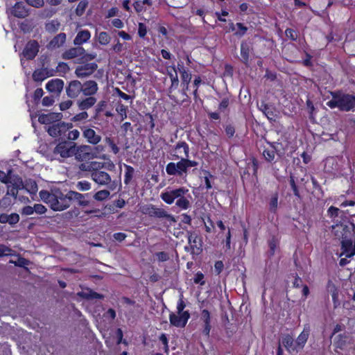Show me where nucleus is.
<instances>
[{
	"label": "nucleus",
	"mask_w": 355,
	"mask_h": 355,
	"mask_svg": "<svg viewBox=\"0 0 355 355\" xmlns=\"http://www.w3.org/2000/svg\"><path fill=\"white\" fill-rule=\"evenodd\" d=\"M71 205L83 209L87 215L98 214L101 210L98 208L94 200H92V193H81L77 191L69 190Z\"/></svg>",
	"instance_id": "423d86ee"
},
{
	"label": "nucleus",
	"mask_w": 355,
	"mask_h": 355,
	"mask_svg": "<svg viewBox=\"0 0 355 355\" xmlns=\"http://www.w3.org/2000/svg\"><path fill=\"white\" fill-rule=\"evenodd\" d=\"M187 234L189 245L184 247V250L193 254H200L202 252V237L191 231H188Z\"/></svg>",
	"instance_id": "9d476101"
},
{
	"label": "nucleus",
	"mask_w": 355,
	"mask_h": 355,
	"mask_svg": "<svg viewBox=\"0 0 355 355\" xmlns=\"http://www.w3.org/2000/svg\"><path fill=\"white\" fill-rule=\"evenodd\" d=\"M340 212V210L338 208H337L334 206H331L327 209V216L329 218L334 219L338 216Z\"/></svg>",
	"instance_id": "6e6d98bb"
},
{
	"label": "nucleus",
	"mask_w": 355,
	"mask_h": 355,
	"mask_svg": "<svg viewBox=\"0 0 355 355\" xmlns=\"http://www.w3.org/2000/svg\"><path fill=\"white\" fill-rule=\"evenodd\" d=\"M39 196L44 202L48 204L50 208L55 211L67 209L71 205L69 191L64 194L58 188L51 189L50 191L42 190Z\"/></svg>",
	"instance_id": "f03ea898"
},
{
	"label": "nucleus",
	"mask_w": 355,
	"mask_h": 355,
	"mask_svg": "<svg viewBox=\"0 0 355 355\" xmlns=\"http://www.w3.org/2000/svg\"><path fill=\"white\" fill-rule=\"evenodd\" d=\"M113 168H114V164L112 162L105 163L97 161L81 164L80 166L82 171L89 172L92 180L101 186H107L111 183V176L105 169L112 170Z\"/></svg>",
	"instance_id": "f257e3e1"
},
{
	"label": "nucleus",
	"mask_w": 355,
	"mask_h": 355,
	"mask_svg": "<svg viewBox=\"0 0 355 355\" xmlns=\"http://www.w3.org/2000/svg\"><path fill=\"white\" fill-rule=\"evenodd\" d=\"M147 34V27L146 24L142 22L139 23L138 25V35L140 37L144 38Z\"/></svg>",
	"instance_id": "680f3d73"
},
{
	"label": "nucleus",
	"mask_w": 355,
	"mask_h": 355,
	"mask_svg": "<svg viewBox=\"0 0 355 355\" xmlns=\"http://www.w3.org/2000/svg\"><path fill=\"white\" fill-rule=\"evenodd\" d=\"M326 289H327V291L329 293H330L331 295L334 308H337L340 305V301L338 299V296H339L338 288L335 285V284L331 279H329L327 283Z\"/></svg>",
	"instance_id": "b1692460"
},
{
	"label": "nucleus",
	"mask_w": 355,
	"mask_h": 355,
	"mask_svg": "<svg viewBox=\"0 0 355 355\" xmlns=\"http://www.w3.org/2000/svg\"><path fill=\"white\" fill-rule=\"evenodd\" d=\"M82 83L77 80H71L66 87L67 95L71 98H75L82 93Z\"/></svg>",
	"instance_id": "aec40b11"
},
{
	"label": "nucleus",
	"mask_w": 355,
	"mask_h": 355,
	"mask_svg": "<svg viewBox=\"0 0 355 355\" xmlns=\"http://www.w3.org/2000/svg\"><path fill=\"white\" fill-rule=\"evenodd\" d=\"M79 295L86 300L103 299L104 297L102 294L98 293L91 289L79 293Z\"/></svg>",
	"instance_id": "79ce46f5"
},
{
	"label": "nucleus",
	"mask_w": 355,
	"mask_h": 355,
	"mask_svg": "<svg viewBox=\"0 0 355 355\" xmlns=\"http://www.w3.org/2000/svg\"><path fill=\"white\" fill-rule=\"evenodd\" d=\"M82 93L84 96L94 95L98 91V85L94 80H87L82 84Z\"/></svg>",
	"instance_id": "c85d7f7f"
},
{
	"label": "nucleus",
	"mask_w": 355,
	"mask_h": 355,
	"mask_svg": "<svg viewBox=\"0 0 355 355\" xmlns=\"http://www.w3.org/2000/svg\"><path fill=\"white\" fill-rule=\"evenodd\" d=\"M96 62L85 63L79 65L75 70V73L78 78H85L92 75L97 69Z\"/></svg>",
	"instance_id": "dca6fc26"
},
{
	"label": "nucleus",
	"mask_w": 355,
	"mask_h": 355,
	"mask_svg": "<svg viewBox=\"0 0 355 355\" xmlns=\"http://www.w3.org/2000/svg\"><path fill=\"white\" fill-rule=\"evenodd\" d=\"M166 172L168 175L182 177L187 174L188 169L184 157L177 163L169 162L166 166Z\"/></svg>",
	"instance_id": "9b49d317"
},
{
	"label": "nucleus",
	"mask_w": 355,
	"mask_h": 355,
	"mask_svg": "<svg viewBox=\"0 0 355 355\" xmlns=\"http://www.w3.org/2000/svg\"><path fill=\"white\" fill-rule=\"evenodd\" d=\"M73 156L79 161L89 159L90 158L89 147L87 146H77L76 144L75 154Z\"/></svg>",
	"instance_id": "2f4dec72"
},
{
	"label": "nucleus",
	"mask_w": 355,
	"mask_h": 355,
	"mask_svg": "<svg viewBox=\"0 0 355 355\" xmlns=\"http://www.w3.org/2000/svg\"><path fill=\"white\" fill-rule=\"evenodd\" d=\"M10 183H11V184L8 185L6 195L8 196H12L14 199H16L22 182L20 181L19 184H17V182L12 183L11 182Z\"/></svg>",
	"instance_id": "ea45409f"
},
{
	"label": "nucleus",
	"mask_w": 355,
	"mask_h": 355,
	"mask_svg": "<svg viewBox=\"0 0 355 355\" xmlns=\"http://www.w3.org/2000/svg\"><path fill=\"white\" fill-rule=\"evenodd\" d=\"M191 73L189 71H183L182 73H180V78L182 80V90H183V95L188 97V95L187 94V91L189 89V83L191 80Z\"/></svg>",
	"instance_id": "c9c22d12"
},
{
	"label": "nucleus",
	"mask_w": 355,
	"mask_h": 355,
	"mask_svg": "<svg viewBox=\"0 0 355 355\" xmlns=\"http://www.w3.org/2000/svg\"><path fill=\"white\" fill-rule=\"evenodd\" d=\"M189 191V189L184 187L170 190L168 188L167 190L161 193L160 198L167 205H172L176 200L177 207L182 210H186L191 207V202L186 197V195H188L189 198H191Z\"/></svg>",
	"instance_id": "7ed1b4c3"
},
{
	"label": "nucleus",
	"mask_w": 355,
	"mask_h": 355,
	"mask_svg": "<svg viewBox=\"0 0 355 355\" xmlns=\"http://www.w3.org/2000/svg\"><path fill=\"white\" fill-rule=\"evenodd\" d=\"M204 275L201 272H198L196 273L193 277V282L195 284H200L201 286H204L205 284V281L204 280Z\"/></svg>",
	"instance_id": "13d9d810"
},
{
	"label": "nucleus",
	"mask_w": 355,
	"mask_h": 355,
	"mask_svg": "<svg viewBox=\"0 0 355 355\" xmlns=\"http://www.w3.org/2000/svg\"><path fill=\"white\" fill-rule=\"evenodd\" d=\"M91 37V33L88 30H82L79 31L73 40V44L76 46H80L87 42Z\"/></svg>",
	"instance_id": "f704fd0d"
},
{
	"label": "nucleus",
	"mask_w": 355,
	"mask_h": 355,
	"mask_svg": "<svg viewBox=\"0 0 355 355\" xmlns=\"http://www.w3.org/2000/svg\"><path fill=\"white\" fill-rule=\"evenodd\" d=\"M64 85V81L62 79H51L46 84V89L48 92L58 95L62 91Z\"/></svg>",
	"instance_id": "4be33fe9"
},
{
	"label": "nucleus",
	"mask_w": 355,
	"mask_h": 355,
	"mask_svg": "<svg viewBox=\"0 0 355 355\" xmlns=\"http://www.w3.org/2000/svg\"><path fill=\"white\" fill-rule=\"evenodd\" d=\"M155 256L159 261L164 262L169 259V255L166 252H158L155 254Z\"/></svg>",
	"instance_id": "052dcab7"
},
{
	"label": "nucleus",
	"mask_w": 355,
	"mask_h": 355,
	"mask_svg": "<svg viewBox=\"0 0 355 355\" xmlns=\"http://www.w3.org/2000/svg\"><path fill=\"white\" fill-rule=\"evenodd\" d=\"M11 14L17 17L23 19L28 15V10L26 8L23 2H17L11 10Z\"/></svg>",
	"instance_id": "cd10ccee"
},
{
	"label": "nucleus",
	"mask_w": 355,
	"mask_h": 355,
	"mask_svg": "<svg viewBox=\"0 0 355 355\" xmlns=\"http://www.w3.org/2000/svg\"><path fill=\"white\" fill-rule=\"evenodd\" d=\"M67 40V35L64 33H60L54 36L48 43L47 48L49 49H55L62 46Z\"/></svg>",
	"instance_id": "bb28decb"
},
{
	"label": "nucleus",
	"mask_w": 355,
	"mask_h": 355,
	"mask_svg": "<svg viewBox=\"0 0 355 355\" xmlns=\"http://www.w3.org/2000/svg\"><path fill=\"white\" fill-rule=\"evenodd\" d=\"M278 244L277 239L273 236L271 239L268 241V246H269V252L270 256H273L275 253Z\"/></svg>",
	"instance_id": "5fc2aeb1"
},
{
	"label": "nucleus",
	"mask_w": 355,
	"mask_h": 355,
	"mask_svg": "<svg viewBox=\"0 0 355 355\" xmlns=\"http://www.w3.org/2000/svg\"><path fill=\"white\" fill-rule=\"evenodd\" d=\"M174 152L173 157L175 159H181L182 157H189V146L184 141H178L176 145L174 146Z\"/></svg>",
	"instance_id": "a211bd4d"
},
{
	"label": "nucleus",
	"mask_w": 355,
	"mask_h": 355,
	"mask_svg": "<svg viewBox=\"0 0 355 355\" xmlns=\"http://www.w3.org/2000/svg\"><path fill=\"white\" fill-rule=\"evenodd\" d=\"M167 70V74L169 76L171 85V89H177L179 85V79L178 76V72L176 67L173 64L171 66H169L166 68Z\"/></svg>",
	"instance_id": "473e14b6"
},
{
	"label": "nucleus",
	"mask_w": 355,
	"mask_h": 355,
	"mask_svg": "<svg viewBox=\"0 0 355 355\" xmlns=\"http://www.w3.org/2000/svg\"><path fill=\"white\" fill-rule=\"evenodd\" d=\"M289 184L291 185V189L293 191L294 196H296L297 198L301 199V196L298 189V187L296 184L294 176H290Z\"/></svg>",
	"instance_id": "603ef678"
},
{
	"label": "nucleus",
	"mask_w": 355,
	"mask_h": 355,
	"mask_svg": "<svg viewBox=\"0 0 355 355\" xmlns=\"http://www.w3.org/2000/svg\"><path fill=\"white\" fill-rule=\"evenodd\" d=\"M88 5H89L88 0H81L78 3V4L75 10V12H76V15L78 17H81L85 13V10L87 8Z\"/></svg>",
	"instance_id": "a18cd8bd"
},
{
	"label": "nucleus",
	"mask_w": 355,
	"mask_h": 355,
	"mask_svg": "<svg viewBox=\"0 0 355 355\" xmlns=\"http://www.w3.org/2000/svg\"><path fill=\"white\" fill-rule=\"evenodd\" d=\"M225 132L228 138H232L235 134V128L232 124H228L225 127Z\"/></svg>",
	"instance_id": "0e129e2a"
},
{
	"label": "nucleus",
	"mask_w": 355,
	"mask_h": 355,
	"mask_svg": "<svg viewBox=\"0 0 355 355\" xmlns=\"http://www.w3.org/2000/svg\"><path fill=\"white\" fill-rule=\"evenodd\" d=\"M75 189L80 191H87L91 189L92 184L87 180H81L74 184Z\"/></svg>",
	"instance_id": "c03bdc74"
},
{
	"label": "nucleus",
	"mask_w": 355,
	"mask_h": 355,
	"mask_svg": "<svg viewBox=\"0 0 355 355\" xmlns=\"http://www.w3.org/2000/svg\"><path fill=\"white\" fill-rule=\"evenodd\" d=\"M253 51L252 43L243 40L241 43V62L249 66L250 54Z\"/></svg>",
	"instance_id": "f3484780"
},
{
	"label": "nucleus",
	"mask_w": 355,
	"mask_h": 355,
	"mask_svg": "<svg viewBox=\"0 0 355 355\" xmlns=\"http://www.w3.org/2000/svg\"><path fill=\"white\" fill-rule=\"evenodd\" d=\"M81 130L83 131L84 138L88 143L96 145L101 141V135H98L94 129L83 126L81 128Z\"/></svg>",
	"instance_id": "6ab92c4d"
},
{
	"label": "nucleus",
	"mask_w": 355,
	"mask_h": 355,
	"mask_svg": "<svg viewBox=\"0 0 355 355\" xmlns=\"http://www.w3.org/2000/svg\"><path fill=\"white\" fill-rule=\"evenodd\" d=\"M278 198H279V193L277 191L272 193L270 198L268 209H269L270 211L273 214H275L277 210Z\"/></svg>",
	"instance_id": "37998d69"
},
{
	"label": "nucleus",
	"mask_w": 355,
	"mask_h": 355,
	"mask_svg": "<svg viewBox=\"0 0 355 355\" xmlns=\"http://www.w3.org/2000/svg\"><path fill=\"white\" fill-rule=\"evenodd\" d=\"M141 212L150 218L159 219L165 218L169 221H175L174 216L168 214L164 209L157 207L153 204H148L143 206Z\"/></svg>",
	"instance_id": "1a4fd4ad"
},
{
	"label": "nucleus",
	"mask_w": 355,
	"mask_h": 355,
	"mask_svg": "<svg viewBox=\"0 0 355 355\" xmlns=\"http://www.w3.org/2000/svg\"><path fill=\"white\" fill-rule=\"evenodd\" d=\"M190 318V313L189 311H186L182 313L175 314L171 312L169 314V321L171 325L175 327L183 328L186 326L189 319Z\"/></svg>",
	"instance_id": "ddd939ff"
},
{
	"label": "nucleus",
	"mask_w": 355,
	"mask_h": 355,
	"mask_svg": "<svg viewBox=\"0 0 355 355\" xmlns=\"http://www.w3.org/2000/svg\"><path fill=\"white\" fill-rule=\"evenodd\" d=\"M200 321L201 322V333L203 336L209 338L211 329V313L207 309H202L200 311Z\"/></svg>",
	"instance_id": "4468645a"
},
{
	"label": "nucleus",
	"mask_w": 355,
	"mask_h": 355,
	"mask_svg": "<svg viewBox=\"0 0 355 355\" xmlns=\"http://www.w3.org/2000/svg\"><path fill=\"white\" fill-rule=\"evenodd\" d=\"M110 196V192L108 190H100L95 193H92V200L102 202L107 199Z\"/></svg>",
	"instance_id": "a19ab883"
},
{
	"label": "nucleus",
	"mask_w": 355,
	"mask_h": 355,
	"mask_svg": "<svg viewBox=\"0 0 355 355\" xmlns=\"http://www.w3.org/2000/svg\"><path fill=\"white\" fill-rule=\"evenodd\" d=\"M85 53V50L82 46H76L70 48L63 52L62 58L64 60H70L78 56H83Z\"/></svg>",
	"instance_id": "a878e982"
},
{
	"label": "nucleus",
	"mask_w": 355,
	"mask_h": 355,
	"mask_svg": "<svg viewBox=\"0 0 355 355\" xmlns=\"http://www.w3.org/2000/svg\"><path fill=\"white\" fill-rule=\"evenodd\" d=\"M282 343L289 353H297L295 349V340L291 334H287L284 335L282 338Z\"/></svg>",
	"instance_id": "72a5a7b5"
},
{
	"label": "nucleus",
	"mask_w": 355,
	"mask_h": 355,
	"mask_svg": "<svg viewBox=\"0 0 355 355\" xmlns=\"http://www.w3.org/2000/svg\"><path fill=\"white\" fill-rule=\"evenodd\" d=\"M116 110L120 116L121 121L127 118L128 107L126 105L121 103L116 107Z\"/></svg>",
	"instance_id": "3c124183"
},
{
	"label": "nucleus",
	"mask_w": 355,
	"mask_h": 355,
	"mask_svg": "<svg viewBox=\"0 0 355 355\" xmlns=\"http://www.w3.org/2000/svg\"><path fill=\"white\" fill-rule=\"evenodd\" d=\"M268 147H264L262 155L265 160L270 164L276 163L279 157H281L284 152L281 151L279 146H282V143L278 141H267Z\"/></svg>",
	"instance_id": "6e6552de"
},
{
	"label": "nucleus",
	"mask_w": 355,
	"mask_h": 355,
	"mask_svg": "<svg viewBox=\"0 0 355 355\" xmlns=\"http://www.w3.org/2000/svg\"><path fill=\"white\" fill-rule=\"evenodd\" d=\"M88 118V114L85 111H83L77 114H76L73 118L72 121H80L85 120Z\"/></svg>",
	"instance_id": "e2e57ef3"
},
{
	"label": "nucleus",
	"mask_w": 355,
	"mask_h": 355,
	"mask_svg": "<svg viewBox=\"0 0 355 355\" xmlns=\"http://www.w3.org/2000/svg\"><path fill=\"white\" fill-rule=\"evenodd\" d=\"M48 134L58 141L64 140H76L80 135L77 129H73V124L59 120L51 126L46 127Z\"/></svg>",
	"instance_id": "20e7f679"
},
{
	"label": "nucleus",
	"mask_w": 355,
	"mask_h": 355,
	"mask_svg": "<svg viewBox=\"0 0 355 355\" xmlns=\"http://www.w3.org/2000/svg\"><path fill=\"white\" fill-rule=\"evenodd\" d=\"M44 94L43 89L42 88H37L35 90L33 98L35 103H37Z\"/></svg>",
	"instance_id": "774afa93"
},
{
	"label": "nucleus",
	"mask_w": 355,
	"mask_h": 355,
	"mask_svg": "<svg viewBox=\"0 0 355 355\" xmlns=\"http://www.w3.org/2000/svg\"><path fill=\"white\" fill-rule=\"evenodd\" d=\"M332 98L327 102L331 109L338 108L341 112H350L355 108V95L338 90L331 92Z\"/></svg>",
	"instance_id": "39448f33"
},
{
	"label": "nucleus",
	"mask_w": 355,
	"mask_h": 355,
	"mask_svg": "<svg viewBox=\"0 0 355 355\" xmlns=\"http://www.w3.org/2000/svg\"><path fill=\"white\" fill-rule=\"evenodd\" d=\"M73 141L67 139L58 141L53 150L55 159L60 161L73 157L76 150V143Z\"/></svg>",
	"instance_id": "0eeeda50"
},
{
	"label": "nucleus",
	"mask_w": 355,
	"mask_h": 355,
	"mask_svg": "<svg viewBox=\"0 0 355 355\" xmlns=\"http://www.w3.org/2000/svg\"><path fill=\"white\" fill-rule=\"evenodd\" d=\"M310 334L309 327H304L303 331L300 334L296 340H295V350L300 352L304 347Z\"/></svg>",
	"instance_id": "412c9836"
},
{
	"label": "nucleus",
	"mask_w": 355,
	"mask_h": 355,
	"mask_svg": "<svg viewBox=\"0 0 355 355\" xmlns=\"http://www.w3.org/2000/svg\"><path fill=\"white\" fill-rule=\"evenodd\" d=\"M236 31L234 33V35L238 37H241L245 35L248 30V28L245 26L243 23L237 22L236 24Z\"/></svg>",
	"instance_id": "09e8293b"
},
{
	"label": "nucleus",
	"mask_w": 355,
	"mask_h": 355,
	"mask_svg": "<svg viewBox=\"0 0 355 355\" xmlns=\"http://www.w3.org/2000/svg\"><path fill=\"white\" fill-rule=\"evenodd\" d=\"M104 141L105 144L111 148L112 152L114 155H116L119 153L120 149L112 138L106 137Z\"/></svg>",
	"instance_id": "49530a36"
},
{
	"label": "nucleus",
	"mask_w": 355,
	"mask_h": 355,
	"mask_svg": "<svg viewBox=\"0 0 355 355\" xmlns=\"http://www.w3.org/2000/svg\"><path fill=\"white\" fill-rule=\"evenodd\" d=\"M260 110L263 112L268 120L270 121H276L277 114L274 107L267 103H262L261 104Z\"/></svg>",
	"instance_id": "7c9ffc66"
},
{
	"label": "nucleus",
	"mask_w": 355,
	"mask_h": 355,
	"mask_svg": "<svg viewBox=\"0 0 355 355\" xmlns=\"http://www.w3.org/2000/svg\"><path fill=\"white\" fill-rule=\"evenodd\" d=\"M98 40L101 45H107L110 42L111 37L107 32H101L98 34Z\"/></svg>",
	"instance_id": "8fccbe9b"
},
{
	"label": "nucleus",
	"mask_w": 355,
	"mask_h": 355,
	"mask_svg": "<svg viewBox=\"0 0 355 355\" xmlns=\"http://www.w3.org/2000/svg\"><path fill=\"white\" fill-rule=\"evenodd\" d=\"M69 71V65L63 62H60L58 63V66L56 67V71L60 73H64L65 74Z\"/></svg>",
	"instance_id": "4d7b16f0"
},
{
	"label": "nucleus",
	"mask_w": 355,
	"mask_h": 355,
	"mask_svg": "<svg viewBox=\"0 0 355 355\" xmlns=\"http://www.w3.org/2000/svg\"><path fill=\"white\" fill-rule=\"evenodd\" d=\"M60 25L58 19H52L45 24V30L49 33H55L60 29Z\"/></svg>",
	"instance_id": "4c0bfd02"
},
{
	"label": "nucleus",
	"mask_w": 355,
	"mask_h": 355,
	"mask_svg": "<svg viewBox=\"0 0 355 355\" xmlns=\"http://www.w3.org/2000/svg\"><path fill=\"white\" fill-rule=\"evenodd\" d=\"M19 215L17 213L10 214L2 213L0 214V223H8L10 225L14 226L19 223Z\"/></svg>",
	"instance_id": "c756f323"
},
{
	"label": "nucleus",
	"mask_w": 355,
	"mask_h": 355,
	"mask_svg": "<svg viewBox=\"0 0 355 355\" xmlns=\"http://www.w3.org/2000/svg\"><path fill=\"white\" fill-rule=\"evenodd\" d=\"M107 108V101L105 100L100 101L95 107L93 119L95 120H103L104 117L109 118L113 116L112 112Z\"/></svg>",
	"instance_id": "f8f14e48"
},
{
	"label": "nucleus",
	"mask_w": 355,
	"mask_h": 355,
	"mask_svg": "<svg viewBox=\"0 0 355 355\" xmlns=\"http://www.w3.org/2000/svg\"><path fill=\"white\" fill-rule=\"evenodd\" d=\"M10 263L14 264L15 266L26 268L29 265L30 261L24 257L19 256L17 261L10 260Z\"/></svg>",
	"instance_id": "de8ad7c7"
},
{
	"label": "nucleus",
	"mask_w": 355,
	"mask_h": 355,
	"mask_svg": "<svg viewBox=\"0 0 355 355\" xmlns=\"http://www.w3.org/2000/svg\"><path fill=\"white\" fill-rule=\"evenodd\" d=\"M87 97L78 101V107L81 110H85L91 108L96 103V98L94 96H87Z\"/></svg>",
	"instance_id": "e433bc0d"
},
{
	"label": "nucleus",
	"mask_w": 355,
	"mask_h": 355,
	"mask_svg": "<svg viewBox=\"0 0 355 355\" xmlns=\"http://www.w3.org/2000/svg\"><path fill=\"white\" fill-rule=\"evenodd\" d=\"M39 50L40 45L38 42L35 40H31L26 43L22 51V54L26 60H32L36 57Z\"/></svg>",
	"instance_id": "2eb2a0df"
},
{
	"label": "nucleus",
	"mask_w": 355,
	"mask_h": 355,
	"mask_svg": "<svg viewBox=\"0 0 355 355\" xmlns=\"http://www.w3.org/2000/svg\"><path fill=\"white\" fill-rule=\"evenodd\" d=\"M12 204V200L10 196L6 195L1 200L0 205L4 208L10 207Z\"/></svg>",
	"instance_id": "69168bd1"
},
{
	"label": "nucleus",
	"mask_w": 355,
	"mask_h": 355,
	"mask_svg": "<svg viewBox=\"0 0 355 355\" xmlns=\"http://www.w3.org/2000/svg\"><path fill=\"white\" fill-rule=\"evenodd\" d=\"M34 212L38 214H44L47 211L45 206L42 204H35L33 206Z\"/></svg>",
	"instance_id": "338daca9"
},
{
	"label": "nucleus",
	"mask_w": 355,
	"mask_h": 355,
	"mask_svg": "<svg viewBox=\"0 0 355 355\" xmlns=\"http://www.w3.org/2000/svg\"><path fill=\"white\" fill-rule=\"evenodd\" d=\"M285 35L286 37L294 42H296L298 38V32L291 28L285 30Z\"/></svg>",
	"instance_id": "864d4df0"
},
{
	"label": "nucleus",
	"mask_w": 355,
	"mask_h": 355,
	"mask_svg": "<svg viewBox=\"0 0 355 355\" xmlns=\"http://www.w3.org/2000/svg\"><path fill=\"white\" fill-rule=\"evenodd\" d=\"M54 71L47 68L36 69L33 73V79L35 82H42L49 77L54 76Z\"/></svg>",
	"instance_id": "5701e85b"
},
{
	"label": "nucleus",
	"mask_w": 355,
	"mask_h": 355,
	"mask_svg": "<svg viewBox=\"0 0 355 355\" xmlns=\"http://www.w3.org/2000/svg\"><path fill=\"white\" fill-rule=\"evenodd\" d=\"M29 6L40 8L43 7L44 4V0H24Z\"/></svg>",
	"instance_id": "bf43d9fd"
},
{
	"label": "nucleus",
	"mask_w": 355,
	"mask_h": 355,
	"mask_svg": "<svg viewBox=\"0 0 355 355\" xmlns=\"http://www.w3.org/2000/svg\"><path fill=\"white\" fill-rule=\"evenodd\" d=\"M60 119V114L53 112L42 114L38 117V121L41 124L47 125L46 127L51 126L54 123H57Z\"/></svg>",
	"instance_id": "393cba45"
},
{
	"label": "nucleus",
	"mask_w": 355,
	"mask_h": 355,
	"mask_svg": "<svg viewBox=\"0 0 355 355\" xmlns=\"http://www.w3.org/2000/svg\"><path fill=\"white\" fill-rule=\"evenodd\" d=\"M125 175H124V184L128 185L131 183L135 175V168L128 164H124Z\"/></svg>",
	"instance_id": "58836bf2"
}]
</instances>
